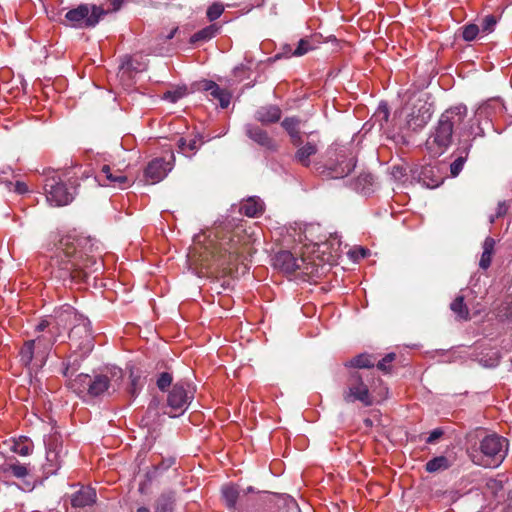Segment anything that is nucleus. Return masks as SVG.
I'll return each mask as SVG.
<instances>
[{"instance_id":"obj_1","label":"nucleus","mask_w":512,"mask_h":512,"mask_svg":"<svg viewBox=\"0 0 512 512\" xmlns=\"http://www.w3.org/2000/svg\"><path fill=\"white\" fill-rule=\"evenodd\" d=\"M245 236L239 231L215 229L214 238L207 244H196L189 253L190 260L202 268L221 269L224 273L231 272L239 259L248 253L249 246L244 242Z\"/></svg>"},{"instance_id":"obj_2","label":"nucleus","mask_w":512,"mask_h":512,"mask_svg":"<svg viewBox=\"0 0 512 512\" xmlns=\"http://www.w3.org/2000/svg\"><path fill=\"white\" fill-rule=\"evenodd\" d=\"M88 244L82 237L66 235L59 241L53 265L57 266L56 277L77 282L86 281L87 277L101 270L102 263L94 256L84 254L79 248Z\"/></svg>"},{"instance_id":"obj_3","label":"nucleus","mask_w":512,"mask_h":512,"mask_svg":"<svg viewBox=\"0 0 512 512\" xmlns=\"http://www.w3.org/2000/svg\"><path fill=\"white\" fill-rule=\"evenodd\" d=\"M51 326L54 332H57L58 328L60 333L70 327L69 339L71 346H74L76 350L83 354H87L93 349L90 321L73 307L63 306L50 319L41 320L36 326V331H44Z\"/></svg>"},{"instance_id":"obj_4","label":"nucleus","mask_w":512,"mask_h":512,"mask_svg":"<svg viewBox=\"0 0 512 512\" xmlns=\"http://www.w3.org/2000/svg\"><path fill=\"white\" fill-rule=\"evenodd\" d=\"M467 117V107L457 105L445 110L427 138L425 147L432 157L441 156L451 145L453 131L459 128Z\"/></svg>"},{"instance_id":"obj_5","label":"nucleus","mask_w":512,"mask_h":512,"mask_svg":"<svg viewBox=\"0 0 512 512\" xmlns=\"http://www.w3.org/2000/svg\"><path fill=\"white\" fill-rule=\"evenodd\" d=\"M40 332L42 334L35 339L26 341L19 352L21 363L35 373L46 364L50 351L60 335L59 329L54 332L52 326Z\"/></svg>"},{"instance_id":"obj_6","label":"nucleus","mask_w":512,"mask_h":512,"mask_svg":"<svg viewBox=\"0 0 512 512\" xmlns=\"http://www.w3.org/2000/svg\"><path fill=\"white\" fill-rule=\"evenodd\" d=\"M374 377L367 372L350 370L345 379L342 391L344 402L350 404L360 402L364 407H370L379 402L374 394L372 383Z\"/></svg>"},{"instance_id":"obj_7","label":"nucleus","mask_w":512,"mask_h":512,"mask_svg":"<svg viewBox=\"0 0 512 512\" xmlns=\"http://www.w3.org/2000/svg\"><path fill=\"white\" fill-rule=\"evenodd\" d=\"M104 15L106 11L101 6L80 4L66 12L64 24L76 29L93 28Z\"/></svg>"},{"instance_id":"obj_8","label":"nucleus","mask_w":512,"mask_h":512,"mask_svg":"<svg viewBox=\"0 0 512 512\" xmlns=\"http://www.w3.org/2000/svg\"><path fill=\"white\" fill-rule=\"evenodd\" d=\"M508 446V440L502 436L497 434L485 436L480 441L481 464L488 467L499 466L507 456Z\"/></svg>"},{"instance_id":"obj_9","label":"nucleus","mask_w":512,"mask_h":512,"mask_svg":"<svg viewBox=\"0 0 512 512\" xmlns=\"http://www.w3.org/2000/svg\"><path fill=\"white\" fill-rule=\"evenodd\" d=\"M46 199L55 207L69 204L74 197V192L67 188L62 178L56 171L47 172L44 182Z\"/></svg>"},{"instance_id":"obj_10","label":"nucleus","mask_w":512,"mask_h":512,"mask_svg":"<svg viewBox=\"0 0 512 512\" xmlns=\"http://www.w3.org/2000/svg\"><path fill=\"white\" fill-rule=\"evenodd\" d=\"M194 387L187 381L176 382L167 395V405L171 409L170 415H182L194 398Z\"/></svg>"},{"instance_id":"obj_11","label":"nucleus","mask_w":512,"mask_h":512,"mask_svg":"<svg viewBox=\"0 0 512 512\" xmlns=\"http://www.w3.org/2000/svg\"><path fill=\"white\" fill-rule=\"evenodd\" d=\"M46 462L43 464V472L49 476L54 475L60 469L65 451L61 435L52 433L45 439Z\"/></svg>"},{"instance_id":"obj_12","label":"nucleus","mask_w":512,"mask_h":512,"mask_svg":"<svg viewBox=\"0 0 512 512\" xmlns=\"http://www.w3.org/2000/svg\"><path fill=\"white\" fill-rule=\"evenodd\" d=\"M334 156V159L330 157L326 165L327 177L338 179L348 176L355 168L354 157H349L343 148L336 150Z\"/></svg>"},{"instance_id":"obj_13","label":"nucleus","mask_w":512,"mask_h":512,"mask_svg":"<svg viewBox=\"0 0 512 512\" xmlns=\"http://www.w3.org/2000/svg\"><path fill=\"white\" fill-rule=\"evenodd\" d=\"M174 155L171 153L169 159L157 157L151 160L144 169L145 181L149 184H156L162 181L174 167Z\"/></svg>"},{"instance_id":"obj_14","label":"nucleus","mask_w":512,"mask_h":512,"mask_svg":"<svg viewBox=\"0 0 512 512\" xmlns=\"http://www.w3.org/2000/svg\"><path fill=\"white\" fill-rule=\"evenodd\" d=\"M303 259L296 258L290 251H279L273 257V266L285 273H293L301 268Z\"/></svg>"},{"instance_id":"obj_15","label":"nucleus","mask_w":512,"mask_h":512,"mask_svg":"<svg viewBox=\"0 0 512 512\" xmlns=\"http://www.w3.org/2000/svg\"><path fill=\"white\" fill-rule=\"evenodd\" d=\"M101 173L105 175L106 181L102 185L118 187L120 189L128 188L132 185V182L123 174L120 170L113 171L109 165H103Z\"/></svg>"},{"instance_id":"obj_16","label":"nucleus","mask_w":512,"mask_h":512,"mask_svg":"<svg viewBox=\"0 0 512 512\" xmlns=\"http://www.w3.org/2000/svg\"><path fill=\"white\" fill-rule=\"evenodd\" d=\"M96 499L95 489L89 486H81L79 490L71 495V506L73 508H85L95 504Z\"/></svg>"},{"instance_id":"obj_17","label":"nucleus","mask_w":512,"mask_h":512,"mask_svg":"<svg viewBox=\"0 0 512 512\" xmlns=\"http://www.w3.org/2000/svg\"><path fill=\"white\" fill-rule=\"evenodd\" d=\"M246 134L247 136L252 139L257 144L269 149V150H275L276 145L272 138L269 137L268 133L263 130L262 128L248 124L246 125Z\"/></svg>"},{"instance_id":"obj_18","label":"nucleus","mask_w":512,"mask_h":512,"mask_svg":"<svg viewBox=\"0 0 512 512\" xmlns=\"http://www.w3.org/2000/svg\"><path fill=\"white\" fill-rule=\"evenodd\" d=\"M202 89L209 92L213 99L218 100L222 108H227L229 106L231 94L227 90L220 88L214 81H203Z\"/></svg>"},{"instance_id":"obj_19","label":"nucleus","mask_w":512,"mask_h":512,"mask_svg":"<svg viewBox=\"0 0 512 512\" xmlns=\"http://www.w3.org/2000/svg\"><path fill=\"white\" fill-rule=\"evenodd\" d=\"M282 115L281 109L276 105H268L260 107L255 113V119L264 124L269 125L280 120Z\"/></svg>"},{"instance_id":"obj_20","label":"nucleus","mask_w":512,"mask_h":512,"mask_svg":"<svg viewBox=\"0 0 512 512\" xmlns=\"http://www.w3.org/2000/svg\"><path fill=\"white\" fill-rule=\"evenodd\" d=\"M419 178L423 184L429 188H436L443 182V177L439 173V168L432 165L422 167Z\"/></svg>"},{"instance_id":"obj_21","label":"nucleus","mask_w":512,"mask_h":512,"mask_svg":"<svg viewBox=\"0 0 512 512\" xmlns=\"http://www.w3.org/2000/svg\"><path fill=\"white\" fill-rule=\"evenodd\" d=\"M376 364V356L369 353H361L356 355L355 357L349 359L344 363L346 368H351L352 370H362V369H370L373 368Z\"/></svg>"},{"instance_id":"obj_22","label":"nucleus","mask_w":512,"mask_h":512,"mask_svg":"<svg viewBox=\"0 0 512 512\" xmlns=\"http://www.w3.org/2000/svg\"><path fill=\"white\" fill-rule=\"evenodd\" d=\"M281 126L288 133L290 141L294 146H300L302 144L300 120L297 117H286L281 122Z\"/></svg>"},{"instance_id":"obj_23","label":"nucleus","mask_w":512,"mask_h":512,"mask_svg":"<svg viewBox=\"0 0 512 512\" xmlns=\"http://www.w3.org/2000/svg\"><path fill=\"white\" fill-rule=\"evenodd\" d=\"M298 149L294 155L296 162L304 167L310 165V157L315 155L318 151V145L314 141H308L304 145L297 146Z\"/></svg>"},{"instance_id":"obj_24","label":"nucleus","mask_w":512,"mask_h":512,"mask_svg":"<svg viewBox=\"0 0 512 512\" xmlns=\"http://www.w3.org/2000/svg\"><path fill=\"white\" fill-rule=\"evenodd\" d=\"M91 375L80 373L73 379H69L67 386L80 397H86L89 391Z\"/></svg>"},{"instance_id":"obj_25","label":"nucleus","mask_w":512,"mask_h":512,"mask_svg":"<svg viewBox=\"0 0 512 512\" xmlns=\"http://www.w3.org/2000/svg\"><path fill=\"white\" fill-rule=\"evenodd\" d=\"M110 387V378L106 375L98 374L91 376L89 384V397H98L103 395Z\"/></svg>"},{"instance_id":"obj_26","label":"nucleus","mask_w":512,"mask_h":512,"mask_svg":"<svg viewBox=\"0 0 512 512\" xmlns=\"http://www.w3.org/2000/svg\"><path fill=\"white\" fill-rule=\"evenodd\" d=\"M176 502V493L174 491H165L159 495L155 501V512H173Z\"/></svg>"},{"instance_id":"obj_27","label":"nucleus","mask_w":512,"mask_h":512,"mask_svg":"<svg viewBox=\"0 0 512 512\" xmlns=\"http://www.w3.org/2000/svg\"><path fill=\"white\" fill-rule=\"evenodd\" d=\"M431 116L430 107L425 103L418 109L417 115H414V113L409 115L408 124L413 126L414 129H421L428 123Z\"/></svg>"},{"instance_id":"obj_28","label":"nucleus","mask_w":512,"mask_h":512,"mask_svg":"<svg viewBox=\"0 0 512 512\" xmlns=\"http://www.w3.org/2000/svg\"><path fill=\"white\" fill-rule=\"evenodd\" d=\"M263 211V202L256 197L247 199L240 206V212L248 217H258Z\"/></svg>"},{"instance_id":"obj_29","label":"nucleus","mask_w":512,"mask_h":512,"mask_svg":"<svg viewBox=\"0 0 512 512\" xmlns=\"http://www.w3.org/2000/svg\"><path fill=\"white\" fill-rule=\"evenodd\" d=\"M222 498L227 508L232 512H239L237 500L239 498L238 489L233 485H226L222 488Z\"/></svg>"},{"instance_id":"obj_30","label":"nucleus","mask_w":512,"mask_h":512,"mask_svg":"<svg viewBox=\"0 0 512 512\" xmlns=\"http://www.w3.org/2000/svg\"><path fill=\"white\" fill-rule=\"evenodd\" d=\"M33 447V442L28 437L21 436L12 440L10 449L20 456H28L32 453Z\"/></svg>"},{"instance_id":"obj_31","label":"nucleus","mask_w":512,"mask_h":512,"mask_svg":"<svg viewBox=\"0 0 512 512\" xmlns=\"http://www.w3.org/2000/svg\"><path fill=\"white\" fill-rule=\"evenodd\" d=\"M218 30H219V28L217 27V25H215V24L209 25V26L197 31L196 33H194L190 37L189 42H190V44H193V45L207 42L216 36Z\"/></svg>"},{"instance_id":"obj_32","label":"nucleus","mask_w":512,"mask_h":512,"mask_svg":"<svg viewBox=\"0 0 512 512\" xmlns=\"http://www.w3.org/2000/svg\"><path fill=\"white\" fill-rule=\"evenodd\" d=\"M495 240L491 237H487L483 243V252L479 261L480 268L486 270L490 267L492 261V255L494 253Z\"/></svg>"},{"instance_id":"obj_33","label":"nucleus","mask_w":512,"mask_h":512,"mask_svg":"<svg viewBox=\"0 0 512 512\" xmlns=\"http://www.w3.org/2000/svg\"><path fill=\"white\" fill-rule=\"evenodd\" d=\"M286 54L289 56H303L309 51L315 49L314 41L311 38H303L298 42V45L295 50L292 51L290 46L285 47Z\"/></svg>"},{"instance_id":"obj_34","label":"nucleus","mask_w":512,"mask_h":512,"mask_svg":"<svg viewBox=\"0 0 512 512\" xmlns=\"http://www.w3.org/2000/svg\"><path fill=\"white\" fill-rule=\"evenodd\" d=\"M450 309L457 315L460 320L470 319V313L464 302L463 296H457L450 304Z\"/></svg>"},{"instance_id":"obj_35","label":"nucleus","mask_w":512,"mask_h":512,"mask_svg":"<svg viewBox=\"0 0 512 512\" xmlns=\"http://www.w3.org/2000/svg\"><path fill=\"white\" fill-rule=\"evenodd\" d=\"M496 317L500 321H512V295L506 297L496 309Z\"/></svg>"},{"instance_id":"obj_36","label":"nucleus","mask_w":512,"mask_h":512,"mask_svg":"<svg viewBox=\"0 0 512 512\" xmlns=\"http://www.w3.org/2000/svg\"><path fill=\"white\" fill-rule=\"evenodd\" d=\"M450 466L449 460L445 456H438L426 463V471L434 473L437 471L445 470Z\"/></svg>"},{"instance_id":"obj_37","label":"nucleus","mask_w":512,"mask_h":512,"mask_svg":"<svg viewBox=\"0 0 512 512\" xmlns=\"http://www.w3.org/2000/svg\"><path fill=\"white\" fill-rule=\"evenodd\" d=\"M3 472H9L16 478H24L28 475V469L25 465L16 461L15 463H7L2 468Z\"/></svg>"},{"instance_id":"obj_38","label":"nucleus","mask_w":512,"mask_h":512,"mask_svg":"<svg viewBox=\"0 0 512 512\" xmlns=\"http://www.w3.org/2000/svg\"><path fill=\"white\" fill-rule=\"evenodd\" d=\"M480 34V27L474 23H469L461 27V35L466 42L474 41Z\"/></svg>"},{"instance_id":"obj_39","label":"nucleus","mask_w":512,"mask_h":512,"mask_svg":"<svg viewBox=\"0 0 512 512\" xmlns=\"http://www.w3.org/2000/svg\"><path fill=\"white\" fill-rule=\"evenodd\" d=\"M497 25V18L494 15L485 16L482 21L480 27V31L482 35H488L495 30Z\"/></svg>"},{"instance_id":"obj_40","label":"nucleus","mask_w":512,"mask_h":512,"mask_svg":"<svg viewBox=\"0 0 512 512\" xmlns=\"http://www.w3.org/2000/svg\"><path fill=\"white\" fill-rule=\"evenodd\" d=\"M174 462L175 461H174L173 458H169V459L163 460L158 465H153L151 471H148L146 473L147 480L151 481L154 477L157 476L159 471L167 470L168 468H170L174 464Z\"/></svg>"},{"instance_id":"obj_41","label":"nucleus","mask_w":512,"mask_h":512,"mask_svg":"<svg viewBox=\"0 0 512 512\" xmlns=\"http://www.w3.org/2000/svg\"><path fill=\"white\" fill-rule=\"evenodd\" d=\"M396 359L395 353H388L386 354L381 360H376V366L377 368L384 372V373H390L392 371V363Z\"/></svg>"},{"instance_id":"obj_42","label":"nucleus","mask_w":512,"mask_h":512,"mask_svg":"<svg viewBox=\"0 0 512 512\" xmlns=\"http://www.w3.org/2000/svg\"><path fill=\"white\" fill-rule=\"evenodd\" d=\"M501 355L499 351L491 350L485 357L480 359V363L484 367L493 368L500 363Z\"/></svg>"},{"instance_id":"obj_43","label":"nucleus","mask_w":512,"mask_h":512,"mask_svg":"<svg viewBox=\"0 0 512 512\" xmlns=\"http://www.w3.org/2000/svg\"><path fill=\"white\" fill-rule=\"evenodd\" d=\"M173 376L169 372H162L156 380V385L161 391H166L172 384Z\"/></svg>"},{"instance_id":"obj_44","label":"nucleus","mask_w":512,"mask_h":512,"mask_svg":"<svg viewBox=\"0 0 512 512\" xmlns=\"http://www.w3.org/2000/svg\"><path fill=\"white\" fill-rule=\"evenodd\" d=\"M224 12V6L221 3H213L209 8L207 9V18L210 21H214L218 19L222 13Z\"/></svg>"},{"instance_id":"obj_45","label":"nucleus","mask_w":512,"mask_h":512,"mask_svg":"<svg viewBox=\"0 0 512 512\" xmlns=\"http://www.w3.org/2000/svg\"><path fill=\"white\" fill-rule=\"evenodd\" d=\"M202 144H203V140L199 134L195 135L193 138L187 140L188 157L194 155L196 153V151L201 147Z\"/></svg>"},{"instance_id":"obj_46","label":"nucleus","mask_w":512,"mask_h":512,"mask_svg":"<svg viewBox=\"0 0 512 512\" xmlns=\"http://www.w3.org/2000/svg\"><path fill=\"white\" fill-rule=\"evenodd\" d=\"M186 95V89L179 88L174 91H167L164 94V99L169 100L172 103L177 102L179 99Z\"/></svg>"},{"instance_id":"obj_47","label":"nucleus","mask_w":512,"mask_h":512,"mask_svg":"<svg viewBox=\"0 0 512 512\" xmlns=\"http://www.w3.org/2000/svg\"><path fill=\"white\" fill-rule=\"evenodd\" d=\"M465 158L460 156L455 159L450 165V172L453 177H456L463 169Z\"/></svg>"},{"instance_id":"obj_48","label":"nucleus","mask_w":512,"mask_h":512,"mask_svg":"<svg viewBox=\"0 0 512 512\" xmlns=\"http://www.w3.org/2000/svg\"><path fill=\"white\" fill-rule=\"evenodd\" d=\"M443 435V430L440 428L434 429L429 437L427 438L426 442L429 444L434 443L436 440H438Z\"/></svg>"},{"instance_id":"obj_49","label":"nucleus","mask_w":512,"mask_h":512,"mask_svg":"<svg viewBox=\"0 0 512 512\" xmlns=\"http://www.w3.org/2000/svg\"><path fill=\"white\" fill-rule=\"evenodd\" d=\"M109 1V4H110V7L108 9H106V14L109 12V11H118L125 0H108Z\"/></svg>"},{"instance_id":"obj_50","label":"nucleus","mask_w":512,"mask_h":512,"mask_svg":"<svg viewBox=\"0 0 512 512\" xmlns=\"http://www.w3.org/2000/svg\"><path fill=\"white\" fill-rule=\"evenodd\" d=\"M178 148L180 152H182L185 156H188V146H187V139L186 138H179L177 141Z\"/></svg>"},{"instance_id":"obj_51","label":"nucleus","mask_w":512,"mask_h":512,"mask_svg":"<svg viewBox=\"0 0 512 512\" xmlns=\"http://www.w3.org/2000/svg\"><path fill=\"white\" fill-rule=\"evenodd\" d=\"M14 189L19 194H24V193L28 192V187H27L26 183L21 182V181H17L15 183Z\"/></svg>"},{"instance_id":"obj_52","label":"nucleus","mask_w":512,"mask_h":512,"mask_svg":"<svg viewBox=\"0 0 512 512\" xmlns=\"http://www.w3.org/2000/svg\"><path fill=\"white\" fill-rule=\"evenodd\" d=\"M378 115H382V119L384 121H388L389 118V110L387 105H380L378 108Z\"/></svg>"},{"instance_id":"obj_53","label":"nucleus","mask_w":512,"mask_h":512,"mask_svg":"<svg viewBox=\"0 0 512 512\" xmlns=\"http://www.w3.org/2000/svg\"><path fill=\"white\" fill-rule=\"evenodd\" d=\"M507 205L505 202H501L498 204V208H497V213H496V216L497 217H501L503 216L506 212H507Z\"/></svg>"},{"instance_id":"obj_54","label":"nucleus","mask_w":512,"mask_h":512,"mask_svg":"<svg viewBox=\"0 0 512 512\" xmlns=\"http://www.w3.org/2000/svg\"><path fill=\"white\" fill-rule=\"evenodd\" d=\"M177 31H178V28H177V27H175L174 29H172V30H171V32L166 36V39H167V40L172 39V38L175 36V34H176V32H177Z\"/></svg>"},{"instance_id":"obj_55","label":"nucleus","mask_w":512,"mask_h":512,"mask_svg":"<svg viewBox=\"0 0 512 512\" xmlns=\"http://www.w3.org/2000/svg\"><path fill=\"white\" fill-rule=\"evenodd\" d=\"M136 512H151V511L148 507L141 506V507L137 508Z\"/></svg>"},{"instance_id":"obj_56","label":"nucleus","mask_w":512,"mask_h":512,"mask_svg":"<svg viewBox=\"0 0 512 512\" xmlns=\"http://www.w3.org/2000/svg\"><path fill=\"white\" fill-rule=\"evenodd\" d=\"M359 253L361 255V257H366L367 254H368V250L364 249V248H359Z\"/></svg>"},{"instance_id":"obj_57","label":"nucleus","mask_w":512,"mask_h":512,"mask_svg":"<svg viewBox=\"0 0 512 512\" xmlns=\"http://www.w3.org/2000/svg\"><path fill=\"white\" fill-rule=\"evenodd\" d=\"M364 423H365V425H366L367 427H371V426H372V424H373L372 420H371V419H369V418L365 419V420H364Z\"/></svg>"},{"instance_id":"obj_58","label":"nucleus","mask_w":512,"mask_h":512,"mask_svg":"<svg viewBox=\"0 0 512 512\" xmlns=\"http://www.w3.org/2000/svg\"><path fill=\"white\" fill-rule=\"evenodd\" d=\"M63 374H64L65 377H70V375H69V367L68 366L65 368Z\"/></svg>"},{"instance_id":"obj_59","label":"nucleus","mask_w":512,"mask_h":512,"mask_svg":"<svg viewBox=\"0 0 512 512\" xmlns=\"http://www.w3.org/2000/svg\"><path fill=\"white\" fill-rule=\"evenodd\" d=\"M144 489H145V484L144 483H141L140 486H139V491L141 493H144Z\"/></svg>"},{"instance_id":"obj_60","label":"nucleus","mask_w":512,"mask_h":512,"mask_svg":"<svg viewBox=\"0 0 512 512\" xmlns=\"http://www.w3.org/2000/svg\"><path fill=\"white\" fill-rule=\"evenodd\" d=\"M252 491H253L252 487H249L248 492H252Z\"/></svg>"}]
</instances>
